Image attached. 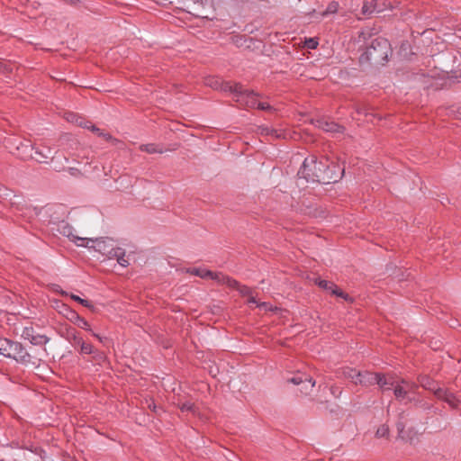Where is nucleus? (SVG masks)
I'll return each mask as SVG.
<instances>
[{"label": "nucleus", "instance_id": "nucleus-25", "mask_svg": "<svg viewBox=\"0 0 461 461\" xmlns=\"http://www.w3.org/2000/svg\"><path fill=\"white\" fill-rule=\"evenodd\" d=\"M339 5L338 2H336V1L330 2L328 5L326 10L321 14V17H325L329 14H336L339 10Z\"/></svg>", "mask_w": 461, "mask_h": 461}, {"label": "nucleus", "instance_id": "nucleus-36", "mask_svg": "<svg viewBox=\"0 0 461 461\" xmlns=\"http://www.w3.org/2000/svg\"><path fill=\"white\" fill-rule=\"evenodd\" d=\"M304 376H307L306 375H298L289 380V382L293 383L295 385H301L304 382Z\"/></svg>", "mask_w": 461, "mask_h": 461}, {"label": "nucleus", "instance_id": "nucleus-22", "mask_svg": "<svg viewBox=\"0 0 461 461\" xmlns=\"http://www.w3.org/2000/svg\"><path fill=\"white\" fill-rule=\"evenodd\" d=\"M301 385V392L304 394H308L315 385V381L312 377L307 375L304 376V382Z\"/></svg>", "mask_w": 461, "mask_h": 461}, {"label": "nucleus", "instance_id": "nucleus-8", "mask_svg": "<svg viewBox=\"0 0 461 461\" xmlns=\"http://www.w3.org/2000/svg\"><path fill=\"white\" fill-rule=\"evenodd\" d=\"M86 241H89L88 249H94L95 251L100 252L104 256H106L109 249L113 246V240L110 239H87Z\"/></svg>", "mask_w": 461, "mask_h": 461}, {"label": "nucleus", "instance_id": "nucleus-11", "mask_svg": "<svg viewBox=\"0 0 461 461\" xmlns=\"http://www.w3.org/2000/svg\"><path fill=\"white\" fill-rule=\"evenodd\" d=\"M436 397L438 400H441L445 402H447L449 407L456 409L458 407L460 401L457 399V397L449 390L446 388H439Z\"/></svg>", "mask_w": 461, "mask_h": 461}, {"label": "nucleus", "instance_id": "nucleus-14", "mask_svg": "<svg viewBox=\"0 0 461 461\" xmlns=\"http://www.w3.org/2000/svg\"><path fill=\"white\" fill-rule=\"evenodd\" d=\"M34 149V154H31V158L39 163L46 162L48 158L52 157V150L49 147H37Z\"/></svg>", "mask_w": 461, "mask_h": 461}, {"label": "nucleus", "instance_id": "nucleus-3", "mask_svg": "<svg viewBox=\"0 0 461 461\" xmlns=\"http://www.w3.org/2000/svg\"><path fill=\"white\" fill-rule=\"evenodd\" d=\"M0 355L24 363L26 362L27 351L20 343L13 342L7 339H0Z\"/></svg>", "mask_w": 461, "mask_h": 461}, {"label": "nucleus", "instance_id": "nucleus-43", "mask_svg": "<svg viewBox=\"0 0 461 461\" xmlns=\"http://www.w3.org/2000/svg\"><path fill=\"white\" fill-rule=\"evenodd\" d=\"M17 156L20 157L22 159H25L26 158V156H23V155L19 154V153L17 154Z\"/></svg>", "mask_w": 461, "mask_h": 461}, {"label": "nucleus", "instance_id": "nucleus-32", "mask_svg": "<svg viewBox=\"0 0 461 461\" xmlns=\"http://www.w3.org/2000/svg\"><path fill=\"white\" fill-rule=\"evenodd\" d=\"M70 298L77 303H79L80 304H82L83 306L86 307V308H89V309H93L94 306L93 304L87 301V300H85V299H82L80 298L79 296L76 295V294H70Z\"/></svg>", "mask_w": 461, "mask_h": 461}, {"label": "nucleus", "instance_id": "nucleus-35", "mask_svg": "<svg viewBox=\"0 0 461 461\" xmlns=\"http://www.w3.org/2000/svg\"><path fill=\"white\" fill-rule=\"evenodd\" d=\"M118 264L123 267H126L129 266V259L126 257L125 250L122 252V255H120L119 258L116 259Z\"/></svg>", "mask_w": 461, "mask_h": 461}, {"label": "nucleus", "instance_id": "nucleus-44", "mask_svg": "<svg viewBox=\"0 0 461 461\" xmlns=\"http://www.w3.org/2000/svg\"><path fill=\"white\" fill-rule=\"evenodd\" d=\"M22 148H23V149H24V150H26L27 146L23 145V146H22Z\"/></svg>", "mask_w": 461, "mask_h": 461}, {"label": "nucleus", "instance_id": "nucleus-24", "mask_svg": "<svg viewBox=\"0 0 461 461\" xmlns=\"http://www.w3.org/2000/svg\"><path fill=\"white\" fill-rule=\"evenodd\" d=\"M193 2L194 5L203 7L207 5L208 0H193ZM189 13L194 14L196 16L207 17V15H203L202 13H200L198 7L196 6L192 7V10H190Z\"/></svg>", "mask_w": 461, "mask_h": 461}, {"label": "nucleus", "instance_id": "nucleus-18", "mask_svg": "<svg viewBox=\"0 0 461 461\" xmlns=\"http://www.w3.org/2000/svg\"><path fill=\"white\" fill-rule=\"evenodd\" d=\"M231 287L239 289L241 294L249 296V301H248L249 303H255L258 306H259V304H258V302L255 299V297L252 296V292L249 287L245 286V285H240L238 282H237V285H234ZM260 306L264 307L266 310L269 309L266 303L260 304Z\"/></svg>", "mask_w": 461, "mask_h": 461}, {"label": "nucleus", "instance_id": "nucleus-16", "mask_svg": "<svg viewBox=\"0 0 461 461\" xmlns=\"http://www.w3.org/2000/svg\"><path fill=\"white\" fill-rule=\"evenodd\" d=\"M418 381L420 383V385L424 388L425 390H428L436 396L438 391L439 390V386L438 385L437 382L432 380L427 375H420L418 377Z\"/></svg>", "mask_w": 461, "mask_h": 461}, {"label": "nucleus", "instance_id": "nucleus-26", "mask_svg": "<svg viewBox=\"0 0 461 461\" xmlns=\"http://www.w3.org/2000/svg\"><path fill=\"white\" fill-rule=\"evenodd\" d=\"M124 251L123 249L120 247H114L113 245L109 249V251L106 255L108 259H117L120 255H122V252Z\"/></svg>", "mask_w": 461, "mask_h": 461}, {"label": "nucleus", "instance_id": "nucleus-6", "mask_svg": "<svg viewBox=\"0 0 461 461\" xmlns=\"http://www.w3.org/2000/svg\"><path fill=\"white\" fill-rule=\"evenodd\" d=\"M230 91L235 93L238 103L249 108H257L259 99L255 92L244 89L241 85H235L230 87Z\"/></svg>", "mask_w": 461, "mask_h": 461}, {"label": "nucleus", "instance_id": "nucleus-40", "mask_svg": "<svg viewBox=\"0 0 461 461\" xmlns=\"http://www.w3.org/2000/svg\"><path fill=\"white\" fill-rule=\"evenodd\" d=\"M43 211H44L43 207H41V208L34 207L33 208V212H34L35 216H40Z\"/></svg>", "mask_w": 461, "mask_h": 461}, {"label": "nucleus", "instance_id": "nucleus-33", "mask_svg": "<svg viewBox=\"0 0 461 461\" xmlns=\"http://www.w3.org/2000/svg\"><path fill=\"white\" fill-rule=\"evenodd\" d=\"M389 435V428L387 425H381L376 432H375V436L377 438H387Z\"/></svg>", "mask_w": 461, "mask_h": 461}, {"label": "nucleus", "instance_id": "nucleus-4", "mask_svg": "<svg viewBox=\"0 0 461 461\" xmlns=\"http://www.w3.org/2000/svg\"><path fill=\"white\" fill-rule=\"evenodd\" d=\"M417 388V384L403 378H398L393 391L398 401L402 402L407 400V402H416V399L414 397H411L410 394L414 393Z\"/></svg>", "mask_w": 461, "mask_h": 461}, {"label": "nucleus", "instance_id": "nucleus-30", "mask_svg": "<svg viewBox=\"0 0 461 461\" xmlns=\"http://www.w3.org/2000/svg\"><path fill=\"white\" fill-rule=\"evenodd\" d=\"M49 339L44 335L33 336L31 335V344L44 345L48 342Z\"/></svg>", "mask_w": 461, "mask_h": 461}, {"label": "nucleus", "instance_id": "nucleus-27", "mask_svg": "<svg viewBox=\"0 0 461 461\" xmlns=\"http://www.w3.org/2000/svg\"><path fill=\"white\" fill-rule=\"evenodd\" d=\"M396 426L401 438L410 440L411 442L413 440V438L404 430V424L402 421H399Z\"/></svg>", "mask_w": 461, "mask_h": 461}, {"label": "nucleus", "instance_id": "nucleus-12", "mask_svg": "<svg viewBox=\"0 0 461 461\" xmlns=\"http://www.w3.org/2000/svg\"><path fill=\"white\" fill-rule=\"evenodd\" d=\"M397 379H398L397 377H395L394 375H393L391 374L384 375V374L378 373L377 380H376L375 384L379 385V387L381 388V390L383 392H385L388 390H393L394 384H396Z\"/></svg>", "mask_w": 461, "mask_h": 461}, {"label": "nucleus", "instance_id": "nucleus-28", "mask_svg": "<svg viewBox=\"0 0 461 461\" xmlns=\"http://www.w3.org/2000/svg\"><path fill=\"white\" fill-rule=\"evenodd\" d=\"M179 408H180L181 411H183V412L188 411V412H192L193 414H196L197 408L191 402H185L179 404Z\"/></svg>", "mask_w": 461, "mask_h": 461}, {"label": "nucleus", "instance_id": "nucleus-41", "mask_svg": "<svg viewBox=\"0 0 461 461\" xmlns=\"http://www.w3.org/2000/svg\"><path fill=\"white\" fill-rule=\"evenodd\" d=\"M92 336H94L95 338H96L100 342H104V338L101 337L99 334L92 331Z\"/></svg>", "mask_w": 461, "mask_h": 461}, {"label": "nucleus", "instance_id": "nucleus-37", "mask_svg": "<svg viewBox=\"0 0 461 461\" xmlns=\"http://www.w3.org/2000/svg\"><path fill=\"white\" fill-rule=\"evenodd\" d=\"M305 46L308 48V49H315L317 46H318V41L316 39L314 38H310V39H307L305 41Z\"/></svg>", "mask_w": 461, "mask_h": 461}, {"label": "nucleus", "instance_id": "nucleus-5", "mask_svg": "<svg viewBox=\"0 0 461 461\" xmlns=\"http://www.w3.org/2000/svg\"><path fill=\"white\" fill-rule=\"evenodd\" d=\"M186 272L191 275L197 276H200L204 279L216 280L218 283L226 284L228 286H232L234 285H237L236 280L231 279L229 276L222 275L221 273L212 272L205 268L191 267V268H187Z\"/></svg>", "mask_w": 461, "mask_h": 461}, {"label": "nucleus", "instance_id": "nucleus-23", "mask_svg": "<svg viewBox=\"0 0 461 461\" xmlns=\"http://www.w3.org/2000/svg\"><path fill=\"white\" fill-rule=\"evenodd\" d=\"M360 375V371H357L354 368L346 367L343 370V376L350 379L354 384L355 381H357L358 376Z\"/></svg>", "mask_w": 461, "mask_h": 461}, {"label": "nucleus", "instance_id": "nucleus-21", "mask_svg": "<svg viewBox=\"0 0 461 461\" xmlns=\"http://www.w3.org/2000/svg\"><path fill=\"white\" fill-rule=\"evenodd\" d=\"M140 149L149 154L163 153L164 151L161 147L154 143L140 145Z\"/></svg>", "mask_w": 461, "mask_h": 461}, {"label": "nucleus", "instance_id": "nucleus-38", "mask_svg": "<svg viewBox=\"0 0 461 461\" xmlns=\"http://www.w3.org/2000/svg\"><path fill=\"white\" fill-rule=\"evenodd\" d=\"M257 108L259 110H264V111L272 109V107L270 106L269 104H267L266 102H261L260 100L258 101Z\"/></svg>", "mask_w": 461, "mask_h": 461}, {"label": "nucleus", "instance_id": "nucleus-42", "mask_svg": "<svg viewBox=\"0 0 461 461\" xmlns=\"http://www.w3.org/2000/svg\"><path fill=\"white\" fill-rule=\"evenodd\" d=\"M331 393H332L333 395H337V393L339 395V394L341 393V391H340V390H339V388L332 387V388H331Z\"/></svg>", "mask_w": 461, "mask_h": 461}, {"label": "nucleus", "instance_id": "nucleus-20", "mask_svg": "<svg viewBox=\"0 0 461 461\" xmlns=\"http://www.w3.org/2000/svg\"><path fill=\"white\" fill-rule=\"evenodd\" d=\"M261 132L266 135H270L276 139L286 138V132L281 130L272 129L268 127H262Z\"/></svg>", "mask_w": 461, "mask_h": 461}, {"label": "nucleus", "instance_id": "nucleus-31", "mask_svg": "<svg viewBox=\"0 0 461 461\" xmlns=\"http://www.w3.org/2000/svg\"><path fill=\"white\" fill-rule=\"evenodd\" d=\"M77 347L80 348V352L82 354H91L93 353V346L91 344L86 343L83 339L77 344Z\"/></svg>", "mask_w": 461, "mask_h": 461}, {"label": "nucleus", "instance_id": "nucleus-9", "mask_svg": "<svg viewBox=\"0 0 461 461\" xmlns=\"http://www.w3.org/2000/svg\"><path fill=\"white\" fill-rule=\"evenodd\" d=\"M315 127L330 133L342 132L343 127L327 118H320L312 122Z\"/></svg>", "mask_w": 461, "mask_h": 461}, {"label": "nucleus", "instance_id": "nucleus-13", "mask_svg": "<svg viewBox=\"0 0 461 461\" xmlns=\"http://www.w3.org/2000/svg\"><path fill=\"white\" fill-rule=\"evenodd\" d=\"M316 284L321 288L330 292L332 294H335L339 297H342L346 300H348V294H344L341 290L339 289V287L335 284H333L331 282H329L327 280L317 279Z\"/></svg>", "mask_w": 461, "mask_h": 461}, {"label": "nucleus", "instance_id": "nucleus-7", "mask_svg": "<svg viewBox=\"0 0 461 461\" xmlns=\"http://www.w3.org/2000/svg\"><path fill=\"white\" fill-rule=\"evenodd\" d=\"M66 118L68 122H70L72 123H76L82 128L91 130L92 131L95 132L99 136H102L103 138H104L106 140H109L112 139V137L109 133L102 132L99 128L93 125L90 122L86 121L84 118H82L81 116H79L76 113H68Z\"/></svg>", "mask_w": 461, "mask_h": 461}, {"label": "nucleus", "instance_id": "nucleus-10", "mask_svg": "<svg viewBox=\"0 0 461 461\" xmlns=\"http://www.w3.org/2000/svg\"><path fill=\"white\" fill-rule=\"evenodd\" d=\"M60 233L68 237L78 247H89V241H86V238H81L74 234L73 228L68 224H64L61 227Z\"/></svg>", "mask_w": 461, "mask_h": 461}, {"label": "nucleus", "instance_id": "nucleus-2", "mask_svg": "<svg viewBox=\"0 0 461 461\" xmlns=\"http://www.w3.org/2000/svg\"><path fill=\"white\" fill-rule=\"evenodd\" d=\"M391 54L389 41L384 38H375L360 57V62L370 61L374 64H384Z\"/></svg>", "mask_w": 461, "mask_h": 461}, {"label": "nucleus", "instance_id": "nucleus-15", "mask_svg": "<svg viewBox=\"0 0 461 461\" xmlns=\"http://www.w3.org/2000/svg\"><path fill=\"white\" fill-rule=\"evenodd\" d=\"M378 373H371L368 371L360 372V375L357 381H355V384H360L363 386H370L375 384L377 380Z\"/></svg>", "mask_w": 461, "mask_h": 461}, {"label": "nucleus", "instance_id": "nucleus-34", "mask_svg": "<svg viewBox=\"0 0 461 461\" xmlns=\"http://www.w3.org/2000/svg\"><path fill=\"white\" fill-rule=\"evenodd\" d=\"M375 10L373 4L365 3L362 6V14L365 15L371 14Z\"/></svg>", "mask_w": 461, "mask_h": 461}, {"label": "nucleus", "instance_id": "nucleus-17", "mask_svg": "<svg viewBox=\"0 0 461 461\" xmlns=\"http://www.w3.org/2000/svg\"><path fill=\"white\" fill-rule=\"evenodd\" d=\"M62 336L75 348L77 347V344L82 339L78 332L72 327L65 328Z\"/></svg>", "mask_w": 461, "mask_h": 461}, {"label": "nucleus", "instance_id": "nucleus-1", "mask_svg": "<svg viewBox=\"0 0 461 461\" xmlns=\"http://www.w3.org/2000/svg\"><path fill=\"white\" fill-rule=\"evenodd\" d=\"M335 166L328 165L322 160H318L316 156L312 155L303 160L298 176L304 178L307 182H318L322 184H330L337 182L341 178L344 168H339V173L335 171Z\"/></svg>", "mask_w": 461, "mask_h": 461}, {"label": "nucleus", "instance_id": "nucleus-29", "mask_svg": "<svg viewBox=\"0 0 461 461\" xmlns=\"http://www.w3.org/2000/svg\"><path fill=\"white\" fill-rule=\"evenodd\" d=\"M74 324L77 325V327L83 329V330H86L91 332V333L93 331L91 330V327H90L89 323L84 318H82L79 315L77 318V320L74 321Z\"/></svg>", "mask_w": 461, "mask_h": 461}, {"label": "nucleus", "instance_id": "nucleus-19", "mask_svg": "<svg viewBox=\"0 0 461 461\" xmlns=\"http://www.w3.org/2000/svg\"><path fill=\"white\" fill-rule=\"evenodd\" d=\"M59 312L72 323H74V321L78 317V313L77 312H75L74 310H72L64 303H61Z\"/></svg>", "mask_w": 461, "mask_h": 461}, {"label": "nucleus", "instance_id": "nucleus-39", "mask_svg": "<svg viewBox=\"0 0 461 461\" xmlns=\"http://www.w3.org/2000/svg\"><path fill=\"white\" fill-rule=\"evenodd\" d=\"M31 452H33V450L32 448H31ZM34 454L39 456V457L43 460V458H44L43 454H45V452L43 450H41V449H39V450L35 449Z\"/></svg>", "mask_w": 461, "mask_h": 461}]
</instances>
